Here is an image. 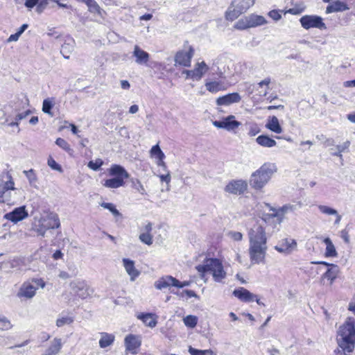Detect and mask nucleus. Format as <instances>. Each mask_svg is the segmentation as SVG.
I'll return each instance as SVG.
<instances>
[{"instance_id":"nucleus-1","label":"nucleus","mask_w":355,"mask_h":355,"mask_svg":"<svg viewBox=\"0 0 355 355\" xmlns=\"http://www.w3.org/2000/svg\"><path fill=\"white\" fill-rule=\"evenodd\" d=\"M248 253L252 264L263 263L266 259L267 236L262 224L256 222L248 230Z\"/></svg>"},{"instance_id":"nucleus-2","label":"nucleus","mask_w":355,"mask_h":355,"mask_svg":"<svg viewBox=\"0 0 355 355\" xmlns=\"http://www.w3.org/2000/svg\"><path fill=\"white\" fill-rule=\"evenodd\" d=\"M338 347L352 352L355 347V319L347 318L340 327L337 338Z\"/></svg>"},{"instance_id":"nucleus-3","label":"nucleus","mask_w":355,"mask_h":355,"mask_svg":"<svg viewBox=\"0 0 355 355\" xmlns=\"http://www.w3.org/2000/svg\"><path fill=\"white\" fill-rule=\"evenodd\" d=\"M196 269L204 278L205 274L208 272L211 275L213 279L218 283H223L227 277V272L222 261L216 258L207 259L203 264L196 266Z\"/></svg>"},{"instance_id":"nucleus-4","label":"nucleus","mask_w":355,"mask_h":355,"mask_svg":"<svg viewBox=\"0 0 355 355\" xmlns=\"http://www.w3.org/2000/svg\"><path fill=\"white\" fill-rule=\"evenodd\" d=\"M276 166L272 163H265L259 169L252 173L250 185L256 190L263 189L276 172Z\"/></svg>"},{"instance_id":"nucleus-5","label":"nucleus","mask_w":355,"mask_h":355,"mask_svg":"<svg viewBox=\"0 0 355 355\" xmlns=\"http://www.w3.org/2000/svg\"><path fill=\"white\" fill-rule=\"evenodd\" d=\"M255 3V0H232L231 6L225 13V18L234 21L242 13L246 12Z\"/></svg>"},{"instance_id":"nucleus-6","label":"nucleus","mask_w":355,"mask_h":355,"mask_svg":"<svg viewBox=\"0 0 355 355\" xmlns=\"http://www.w3.org/2000/svg\"><path fill=\"white\" fill-rule=\"evenodd\" d=\"M45 283L41 279H33L32 282H25L19 288L17 296L26 300L32 299L36 294L38 287L44 288Z\"/></svg>"},{"instance_id":"nucleus-7","label":"nucleus","mask_w":355,"mask_h":355,"mask_svg":"<svg viewBox=\"0 0 355 355\" xmlns=\"http://www.w3.org/2000/svg\"><path fill=\"white\" fill-rule=\"evenodd\" d=\"M69 286L73 295L83 300L90 297L94 293V290L83 279H75L70 282Z\"/></svg>"},{"instance_id":"nucleus-8","label":"nucleus","mask_w":355,"mask_h":355,"mask_svg":"<svg viewBox=\"0 0 355 355\" xmlns=\"http://www.w3.org/2000/svg\"><path fill=\"white\" fill-rule=\"evenodd\" d=\"M301 26L304 29H310L316 28L319 29H326L325 24L322 21V18L317 15H304L300 19Z\"/></svg>"},{"instance_id":"nucleus-9","label":"nucleus","mask_w":355,"mask_h":355,"mask_svg":"<svg viewBox=\"0 0 355 355\" xmlns=\"http://www.w3.org/2000/svg\"><path fill=\"white\" fill-rule=\"evenodd\" d=\"M297 209V205H291V204H286L282 207L275 209H271V210L273 211L272 214L267 215L264 218L263 220L265 223H266V220H273L274 218H276V220L278 224H280L284 219V215L288 212L294 211Z\"/></svg>"},{"instance_id":"nucleus-10","label":"nucleus","mask_w":355,"mask_h":355,"mask_svg":"<svg viewBox=\"0 0 355 355\" xmlns=\"http://www.w3.org/2000/svg\"><path fill=\"white\" fill-rule=\"evenodd\" d=\"M213 125L218 128L225 129L227 131H234L241 125V123L235 120V116L229 115L220 121H213Z\"/></svg>"},{"instance_id":"nucleus-11","label":"nucleus","mask_w":355,"mask_h":355,"mask_svg":"<svg viewBox=\"0 0 355 355\" xmlns=\"http://www.w3.org/2000/svg\"><path fill=\"white\" fill-rule=\"evenodd\" d=\"M193 54V48L191 46H189L187 50L177 52L175 56V62L176 64L183 67H190Z\"/></svg>"},{"instance_id":"nucleus-12","label":"nucleus","mask_w":355,"mask_h":355,"mask_svg":"<svg viewBox=\"0 0 355 355\" xmlns=\"http://www.w3.org/2000/svg\"><path fill=\"white\" fill-rule=\"evenodd\" d=\"M248 189V183L243 180H236L230 181L225 187V191L234 194L241 195Z\"/></svg>"},{"instance_id":"nucleus-13","label":"nucleus","mask_w":355,"mask_h":355,"mask_svg":"<svg viewBox=\"0 0 355 355\" xmlns=\"http://www.w3.org/2000/svg\"><path fill=\"white\" fill-rule=\"evenodd\" d=\"M124 344L126 351L135 354L137 353V349L139 348L141 345V336L135 334H128L124 339Z\"/></svg>"},{"instance_id":"nucleus-14","label":"nucleus","mask_w":355,"mask_h":355,"mask_svg":"<svg viewBox=\"0 0 355 355\" xmlns=\"http://www.w3.org/2000/svg\"><path fill=\"white\" fill-rule=\"evenodd\" d=\"M28 216L25 206H21L14 209L12 211L5 214L4 218L14 223H17Z\"/></svg>"},{"instance_id":"nucleus-15","label":"nucleus","mask_w":355,"mask_h":355,"mask_svg":"<svg viewBox=\"0 0 355 355\" xmlns=\"http://www.w3.org/2000/svg\"><path fill=\"white\" fill-rule=\"evenodd\" d=\"M297 242L293 239H284L279 245L275 246V249L280 252L284 254H291L292 252L297 249Z\"/></svg>"},{"instance_id":"nucleus-16","label":"nucleus","mask_w":355,"mask_h":355,"mask_svg":"<svg viewBox=\"0 0 355 355\" xmlns=\"http://www.w3.org/2000/svg\"><path fill=\"white\" fill-rule=\"evenodd\" d=\"M40 223H42V225L45 230L59 228L60 222L58 215L55 213H49L44 218H42Z\"/></svg>"},{"instance_id":"nucleus-17","label":"nucleus","mask_w":355,"mask_h":355,"mask_svg":"<svg viewBox=\"0 0 355 355\" xmlns=\"http://www.w3.org/2000/svg\"><path fill=\"white\" fill-rule=\"evenodd\" d=\"M241 99L240 94L237 92L228 94L218 97L216 101V105L219 106H228L235 103H239Z\"/></svg>"},{"instance_id":"nucleus-18","label":"nucleus","mask_w":355,"mask_h":355,"mask_svg":"<svg viewBox=\"0 0 355 355\" xmlns=\"http://www.w3.org/2000/svg\"><path fill=\"white\" fill-rule=\"evenodd\" d=\"M178 282V279L171 275H166L159 277L154 283V286L157 290H162L169 286H175V284Z\"/></svg>"},{"instance_id":"nucleus-19","label":"nucleus","mask_w":355,"mask_h":355,"mask_svg":"<svg viewBox=\"0 0 355 355\" xmlns=\"http://www.w3.org/2000/svg\"><path fill=\"white\" fill-rule=\"evenodd\" d=\"M233 295L240 301L243 302H254L255 299V295L243 287H239L235 289L233 291Z\"/></svg>"},{"instance_id":"nucleus-20","label":"nucleus","mask_w":355,"mask_h":355,"mask_svg":"<svg viewBox=\"0 0 355 355\" xmlns=\"http://www.w3.org/2000/svg\"><path fill=\"white\" fill-rule=\"evenodd\" d=\"M75 40L70 36L64 37L61 46L60 53L65 59H69L75 47Z\"/></svg>"},{"instance_id":"nucleus-21","label":"nucleus","mask_w":355,"mask_h":355,"mask_svg":"<svg viewBox=\"0 0 355 355\" xmlns=\"http://www.w3.org/2000/svg\"><path fill=\"white\" fill-rule=\"evenodd\" d=\"M132 55L135 58V62L138 64H146L149 60L150 55L141 49L138 45L134 46Z\"/></svg>"},{"instance_id":"nucleus-22","label":"nucleus","mask_w":355,"mask_h":355,"mask_svg":"<svg viewBox=\"0 0 355 355\" xmlns=\"http://www.w3.org/2000/svg\"><path fill=\"white\" fill-rule=\"evenodd\" d=\"M123 264L131 281H135L140 275V272L135 268V262L129 259H123Z\"/></svg>"},{"instance_id":"nucleus-23","label":"nucleus","mask_w":355,"mask_h":355,"mask_svg":"<svg viewBox=\"0 0 355 355\" xmlns=\"http://www.w3.org/2000/svg\"><path fill=\"white\" fill-rule=\"evenodd\" d=\"M108 171L110 175L119 179L121 178L123 181L130 177L129 173L121 165L113 164L111 166Z\"/></svg>"},{"instance_id":"nucleus-24","label":"nucleus","mask_w":355,"mask_h":355,"mask_svg":"<svg viewBox=\"0 0 355 355\" xmlns=\"http://www.w3.org/2000/svg\"><path fill=\"white\" fill-rule=\"evenodd\" d=\"M349 9V8L345 1L337 0L327 6L326 8V13L329 14L331 12H343Z\"/></svg>"},{"instance_id":"nucleus-25","label":"nucleus","mask_w":355,"mask_h":355,"mask_svg":"<svg viewBox=\"0 0 355 355\" xmlns=\"http://www.w3.org/2000/svg\"><path fill=\"white\" fill-rule=\"evenodd\" d=\"M318 263L331 266V268H329L326 271V272L322 275V278L329 280L330 284H331L333 283V282L334 281V279L337 277V275L338 272V266L336 265H334V264H329L324 261L318 262Z\"/></svg>"},{"instance_id":"nucleus-26","label":"nucleus","mask_w":355,"mask_h":355,"mask_svg":"<svg viewBox=\"0 0 355 355\" xmlns=\"http://www.w3.org/2000/svg\"><path fill=\"white\" fill-rule=\"evenodd\" d=\"M62 347V340L55 338L51 342L50 346L45 350L43 355H56Z\"/></svg>"},{"instance_id":"nucleus-27","label":"nucleus","mask_w":355,"mask_h":355,"mask_svg":"<svg viewBox=\"0 0 355 355\" xmlns=\"http://www.w3.org/2000/svg\"><path fill=\"white\" fill-rule=\"evenodd\" d=\"M193 70V80H200L209 70V67L202 61L195 64Z\"/></svg>"},{"instance_id":"nucleus-28","label":"nucleus","mask_w":355,"mask_h":355,"mask_svg":"<svg viewBox=\"0 0 355 355\" xmlns=\"http://www.w3.org/2000/svg\"><path fill=\"white\" fill-rule=\"evenodd\" d=\"M99 339V346L101 348H106L113 345L115 340V336L107 332H101Z\"/></svg>"},{"instance_id":"nucleus-29","label":"nucleus","mask_w":355,"mask_h":355,"mask_svg":"<svg viewBox=\"0 0 355 355\" xmlns=\"http://www.w3.org/2000/svg\"><path fill=\"white\" fill-rule=\"evenodd\" d=\"M137 318L141 320L147 327L153 328L157 325V317L153 313H139Z\"/></svg>"},{"instance_id":"nucleus-30","label":"nucleus","mask_w":355,"mask_h":355,"mask_svg":"<svg viewBox=\"0 0 355 355\" xmlns=\"http://www.w3.org/2000/svg\"><path fill=\"white\" fill-rule=\"evenodd\" d=\"M207 91L211 93H217L227 89L226 86L222 81H209L205 83Z\"/></svg>"},{"instance_id":"nucleus-31","label":"nucleus","mask_w":355,"mask_h":355,"mask_svg":"<svg viewBox=\"0 0 355 355\" xmlns=\"http://www.w3.org/2000/svg\"><path fill=\"white\" fill-rule=\"evenodd\" d=\"M266 127L272 132H274L277 134H280L282 132V128L279 123V120L275 116L270 117L268 120Z\"/></svg>"},{"instance_id":"nucleus-32","label":"nucleus","mask_w":355,"mask_h":355,"mask_svg":"<svg viewBox=\"0 0 355 355\" xmlns=\"http://www.w3.org/2000/svg\"><path fill=\"white\" fill-rule=\"evenodd\" d=\"M248 16L250 28L262 26L267 23V21L265 19V17L261 15L251 14Z\"/></svg>"},{"instance_id":"nucleus-33","label":"nucleus","mask_w":355,"mask_h":355,"mask_svg":"<svg viewBox=\"0 0 355 355\" xmlns=\"http://www.w3.org/2000/svg\"><path fill=\"white\" fill-rule=\"evenodd\" d=\"M257 143L266 148H272L277 145V142L267 135H260L256 139Z\"/></svg>"},{"instance_id":"nucleus-34","label":"nucleus","mask_w":355,"mask_h":355,"mask_svg":"<svg viewBox=\"0 0 355 355\" xmlns=\"http://www.w3.org/2000/svg\"><path fill=\"white\" fill-rule=\"evenodd\" d=\"M125 184V181L121 180V178H113L110 179H107L105 180L103 185L105 187L110 189H117L121 187H123Z\"/></svg>"},{"instance_id":"nucleus-35","label":"nucleus","mask_w":355,"mask_h":355,"mask_svg":"<svg viewBox=\"0 0 355 355\" xmlns=\"http://www.w3.org/2000/svg\"><path fill=\"white\" fill-rule=\"evenodd\" d=\"M149 153H150V157L155 159V160L160 159V158H165V155L161 150L158 144L153 146L151 148Z\"/></svg>"},{"instance_id":"nucleus-36","label":"nucleus","mask_w":355,"mask_h":355,"mask_svg":"<svg viewBox=\"0 0 355 355\" xmlns=\"http://www.w3.org/2000/svg\"><path fill=\"white\" fill-rule=\"evenodd\" d=\"M324 243L326 244V252L325 254L327 257H335L336 255V251L334 244L332 243L331 239L329 238H325L324 239Z\"/></svg>"},{"instance_id":"nucleus-37","label":"nucleus","mask_w":355,"mask_h":355,"mask_svg":"<svg viewBox=\"0 0 355 355\" xmlns=\"http://www.w3.org/2000/svg\"><path fill=\"white\" fill-rule=\"evenodd\" d=\"M132 187L133 189H135L137 191H138L140 194L144 196L146 195V191L141 182V181L138 179H132L131 180Z\"/></svg>"},{"instance_id":"nucleus-38","label":"nucleus","mask_w":355,"mask_h":355,"mask_svg":"<svg viewBox=\"0 0 355 355\" xmlns=\"http://www.w3.org/2000/svg\"><path fill=\"white\" fill-rule=\"evenodd\" d=\"M7 179L8 180L6 181H2L0 182L2 185H3L4 188H6L7 190L10 191H13L15 193L19 191V189L15 187V182L10 175H7Z\"/></svg>"},{"instance_id":"nucleus-39","label":"nucleus","mask_w":355,"mask_h":355,"mask_svg":"<svg viewBox=\"0 0 355 355\" xmlns=\"http://www.w3.org/2000/svg\"><path fill=\"white\" fill-rule=\"evenodd\" d=\"M234 28L239 30H244L250 28L248 21V16H245L240 19L234 25Z\"/></svg>"},{"instance_id":"nucleus-40","label":"nucleus","mask_w":355,"mask_h":355,"mask_svg":"<svg viewBox=\"0 0 355 355\" xmlns=\"http://www.w3.org/2000/svg\"><path fill=\"white\" fill-rule=\"evenodd\" d=\"M318 209H319L320 213L327 216L338 215V211L336 209L328 207L327 205H319L318 206Z\"/></svg>"},{"instance_id":"nucleus-41","label":"nucleus","mask_w":355,"mask_h":355,"mask_svg":"<svg viewBox=\"0 0 355 355\" xmlns=\"http://www.w3.org/2000/svg\"><path fill=\"white\" fill-rule=\"evenodd\" d=\"M189 352L191 355H216L211 349H197L192 347H189Z\"/></svg>"},{"instance_id":"nucleus-42","label":"nucleus","mask_w":355,"mask_h":355,"mask_svg":"<svg viewBox=\"0 0 355 355\" xmlns=\"http://www.w3.org/2000/svg\"><path fill=\"white\" fill-rule=\"evenodd\" d=\"M292 5L295 6L293 8H290L287 10V12L291 13L292 15H300L302 13L304 10L306 6L302 2L297 4H295L293 1H292Z\"/></svg>"},{"instance_id":"nucleus-43","label":"nucleus","mask_w":355,"mask_h":355,"mask_svg":"<svg viewBox=\"0 0 355 355\" xmlns=\"http://www.w3.org/2000/svg\"><path fill=\"white\" fill-rule=\"evenodd\" d=\"M184 324L190 328H193L196 326L198 322V318L194 315H187L183 319Z\"/></svg>"},{"instance_id":"nucleus-44","label":"nucleus","mask_w":355,"mask_h":355,"mask_svg":"<svg viewBox=\"0 0 355 355\" xmlns=\"http://www.w3.org/2000/svg\"><path fill=\"white\" fill-rule=\"evenodd\" d=\"M10 191L4 188L3 185L0 183V202H6L10 200Z\"/></svg>"},{"instance_id":"nucleus-45","label":"nucleus","mask_w":355,"mask_h":355,"mask_svg":"<svg viewBox=\"0 0 355 355\" xmlns=\"http://www.w3.org/2000/svg\"><path fill=\"white\" fill-rule=\"evenodd\" d=\"M53 106V101L50 98H46L43 101L42 111L48 114L52 115L51 110Z\"/></svg>"},{"instance_id":"nucleus-46","label":"nucleus","mask_w":355,"mask_h":355,"mask_svg":"<svg viewBox=\"0 0 355 355\" xmlns=\"http://www.w3.org/2000/svg\"><path fill=\"white\" fill-rule=\"evenodd\" d=\"M139 238L141 242L148 245H150L153 243V236L151 234L141 232Z\"/></svg>"},{"instance_id":"nucleus-47","label":"nucleus","mask_w":355,"mask_h":355,"mask_svg":"<svg viewBox=\"0 0 355 355\" xmlns=\"http://www.w3.org/2000/svg\"><path fill=\"white\" fill-rule=\"evenodd\" d=\"M101 206L110 211V212L114 216H121V214L112 203L103 202L101 204Z\"/></svg>"},{"instance_id":"nucleus-48","label":"nucleus","mask_w":355,"mask_h":355,"mask_svg":"<svg viewBox=\"0 0 355 355\" xmlns=\"http://www.w3.org/2000/svg\"><path fill=\"white\" fill-rule=\"evenodd\" d=\"M55 144L59 147H60L61 148H62L63 150H64L65 151H67L68 153H70L71 151H72L71 148H70L69 144L64 139L58 138L55 141Z\"/></svg>"},{"instance_id":"nucleus-49","label":"nucleus","mask_w":355,"mask_h":355,"mask_svg":"<svg viewBox=\"0 0 355 355\" xmlns=\"http://www.w3.org/2000/svg\"><path fill=\"white\" fill-rule=\"evenodd\" d=\"M48 166L53 170L62 172V169L60 164H58L52 157H49L47 161Z\"/></svg>"},{"instance_id":"nucleus-50","label":"nucleus","mask_w":355,"mask_h":355,"mask_svg":"<svg viewBox=\"0 0 355 355\" xmlns=\"http://www.w3.org/2000/svg\"><path fill=\"white\" fill-rule=\"evenodd\" d=\"M85 4L88 6L89 10L92 12H98L100 10V7L94 0H87Z\"/></svg>"},{"instance_id":"nucleus-51","label":"nucleus","mask_w":355,"mask_h":355,"mask_svg":"<svg viewBox=\"0 0 355 355\" xmlns=\"http://www.w3.org/2000/svg\"><path fill=\"white\" fill-rule=\"evenodd\" d=\"M350 145V142L349 141H347L344 142L343 144L338 145L336 146V149L338 150L337 153H334V155L341 157V153L344 152L345 150H347Z\"/></svg>"},{"instance_id":"nucleus-52","label":"nucleus","mask_w":355,"mask_h":355,"mask_svg":"<svg viewBox=\"0 0 355 355\" xmlns=\"http://www.w3.org/2000/svg\"><path fill=\"white\" fill-rule=\"evenodd\" d=\"M73 322V320L69 317H62L60 318H58L56 320V325L58 327H62L64 324H70Z\"/></svg>"},{"instance_id":"nucleus-53","label":"nucleus","mask_w":355,"mask_h":355,"mask_svg":"<svg viewBox=\"0 0 355 355\" xmlns=\"http://www.w3.org/2000/svg\"><path fill=\"white\" fill-rule=\"evenodd\" d=\"M24 173L26 175V178H28L31 184L36 182L37 178L33 169H30L28 171H24Z\"/></svg>"},{"instance_id":"nucleus-54","label":"nucleus","mask_w":355,"mask_h":355,"mask_svg":"<svg viewBox=\"0 0 355 355\" xmlns=\"http://www.w3.org/2000/svg\"><path fill=\"white\" fill-rule=\"evenodd\" d=\"M228 236L234 241H240L243 239V234L239 232L231 231L228 233Z\"/></svg>"},{"instance_id":"nucleus-55","label":"nucleus","mask_w":355,"mask_h":355,"mask_svg":"<svg viewBox=\"0 0 355 355\" xmlns=\"http://www.w3.org/2000/svg\"><path fill=\"white\" fill-rule=\"evenodd\" d=\"M103 161L101 159H96L95 162L90 161L88 163V167L94 171H97L102 166Z\"/></svg>"},{"instance_id":"nucleus-56","label":"nucleus","mask_w":355,"mask_h":355,"mask_svg":"<svg viewBox=\"0 0 355 355\" xmlns=\"http://www.w3.org/2000/svg\"><path fill=\"white\" fill-rule=\"evenodd\" d=\"M0 328L3 330H8L11 328V324L6 318H0Z\"/></svg>"},{"instance_id":"nucleus-57","label":"nucleus","mask_w":355,"mask_h":355,"mask_svg":"<svg viewBox=\"0 0 355 355\" xmlns=\"http://www.w3.org/2000/svg\"><path fill=\"white\" fill-rule=\"evenodd\" d=\"M153 230V224L150 222H147L144 224L142 227L140 229L141 232L150 234Z\"/></svg>"},{"instance_id":"nucleus-58","label":"nucleus","mask_w":355,"mask_h":355,"mask_svg":"<svg viewBox=\"0 0 355 355\" xmlns=\"http://www.w3.org/2000/svg\"><path fill=\"white\" fill-rule=\"evenodd\" d=\"M270 83V78H266L258 83L259 87H262L263 86L266 87V89L263 94V96H266L267 90L269 89V85Z\"/></svg>"},{"instance_id":"nucleus-59","label":"nucleus","mask_w":355,"mask_h":355,"mask_svg":"<svg viewBox=\"0 0 355 355\" xmlns=\"http://www.w3.org/2000/svg\"><path fill=\"white\" fill-rule=\"evenodd\" d=\"M268 15L270 17H271L272 19L275 21H278L282 18V15L279 13V11L273 10L268 12Z\"/></svg>"},{"instance_id":"nucleus-60","label":"nucleus","mask_w":355,"mask_h":355,"mask_svg":"<svg viewBox=\"0 0 355 355\" xmlns=\"http://www.w3.org/2000/svg\"><path fill=\"white\" fill-rule=\"evenodd\" d=\"M159 178L161 182H165L166 184H169L171 179L169 171H166V173L165 175H159Z\"/></svg>"},{"instance_id":"nucleus-61","label":"nucleus","mask_w":355,"mask_h":355,"mask_svg":"<svg viewBox=\"0 0 355 355\" xmlns=\"http://www.w3.org/2000/svg\"><path fill=\"white\" fill-rule=\"evenodd\" d=\"M30 114H31V111L30 110H26V111H25L24 112L19 113L18 114L16 115L15 120L21 121V120L26 118L27 116H28Z\"/></svg>"},{"instance_id":"nucleus-62","label":"nucleus","mask_w":355,"mask_h":355,"mask_svg":"<svg viewBox=\"0 0 355 355\" xmlns=\"http://www.w3.org/2000/svg\"><path fill=\"white\" fill-rule=\"evenodd\" d=\"M164 159L165 158H160V159H156L155 163L158 166L162 167L163 168V170L166 172L168 171L167 170L166 164L164 161Z\"/></svg>"},{"instance_id":"nucleus-63","label":"nucleus","mask_w":355,"mask_h":355,"mask_svg":"<svg viewBox=\"0 0 355 355\" xmlns=\"http://www.w3.org/2000/svg\"><path fill=\"white\" fill-rule=\"evenodd\" d=\"M164 159L165 158H160V159H156L155 163L158 166L162 167L163 168V170L166 172L168 171L167 170L166 164L164 161Z\"/></svg>"},{"instance_id":"nucleus-64","label":"nucleus","mask_w":355,"mask_h":355,"mask_svg":"<svg viewBox=\"0 0 355 355\" xmlns=\"http://www.w3.org/2000/svg\"><path fill=\"white\" fill-rule=\"evenodd\" d=\"M39 0H25V6L28 8H33L38 3Z\"/></svg>"}]
</instances>
